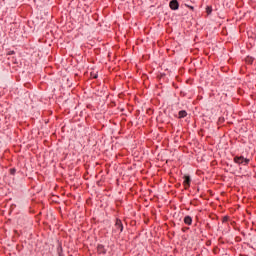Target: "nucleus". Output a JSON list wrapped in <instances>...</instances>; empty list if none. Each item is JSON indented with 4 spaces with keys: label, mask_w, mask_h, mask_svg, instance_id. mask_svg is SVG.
<instances>
[{
    "label": "nucleus",
    "mask_w": 256,
    "mask_h": 256,
    "mask_svg": "<svg viewBox=\"0 0 256 256\" xmlns=\"http://www.w3.org/2000/svg\"><path fill=\"white\" fill-rule=\"evenodd\" d=\"M234 163H237L238 165H248L249 159H247L243 156H236L234 158Z\"/></svg>",
    "instance_id": "1"
},
{
    "label": "nucleus",
    "mask_w": 256,
    "mask_h": 256,
    "mask_svg": "<svg viewBox=\"0 0 256 256\" xmlns=\"http://www.w3.org/2000/svg\"><path fill=\"white\" fill-rule=\"evenodd\" d=\"M183 179L184 189H189L191 187V176L185 175Z\"/></svg>",
    "instance_id": "2"
},
{
    "label": "nucleus",
    "mask_w": 256,
    "mask_h": 256,
    "mask_svg": "<svg viewBox=\"0 0 256 256\" xmlns=\"http://www.w3.org/2000/svg\"><path fill=\"white\" fill-rule=\"evenodd\" d=\"M169 7L170 9H172L173 11H177V9H179V2L177 0H172L169 3Z\"/></svg>",
    "instance_id": "3"
},
{
    "label": "nucleus",
    "mask_w": 256,
    "mask_h": 256,
    "mask_svg": "<svg viewBox=\"0 0 256 256\" xmlns=\"http://www.w3.org/2000/svg\"><path fill=\"white\" fill-rule=\"evenodd\" d=\"M115 226H116V228L119 229L120 232L123 231V223L121 222V220H116Z\"/></svg>",
    "instance_id": "4"
},
{
    "label": "nucleus",
    "mask_w": 256,
    "mask_h": 256,
    "mask_svg": "<svg viewBox=\"0 0 256 256\" xmlns=\"http://www.w3.org/2000/svg\"><path fill=\"white\" fill-rule=\"evenodd\" d=\"M184 223H185L186 225H191V224L193 223V219L191 218V216H186V217L184 218Z\"/></svg>",
    "instance_id": "5"
},
{
    "label": "nucleus",
    "mask_w": 256,
    "mask_h": 256,
    "mask_svg": "<svg viewBox=\"0 0 256 256\" xmlns=\"http://www.w3.org/2000/svg\"><path fill=\"white\" fill-rule=\"evenodd\" d=\"M178 115H179V119H183V118L187 117V111L182 110L178 113Z\"/></svg>",
    "instance_id": "6"
},
{
    "label": "nucleus",
    "mask_w": 256,
    "mask_h": 256,
    "mask_svg": "<svg viewBox=\"0 0 256 256\" xmlns=\"http://www.w3.org/2000/svg\"><path fill=\"white\" fill-rule=\"evenodd\" d=\"M97 249H98V253H102V254L106 253L105 247L103 245H98Z\"/></svg>",
    "instance_id": "7"
},
{
    "label": "nucleus",
    "mask_w": 256,
    "mask_h": 256,
    "mask_svg": "<svg viewBox=\"0 0 256 256\" xmlns=\"http://www.w3.org/2000/svg\"><path fill=\"white\" fill-rule=\"evenodd\" d=\"M212 11H213V9H212L211 7L208 6V7L206 8V12H207L208 15H211V12H212Z\"/></svg>",
    "instance_id": "8"
},
{
    "label": "nucleus",
    "mask_w": 256,
    "mask_h": 256,
    "mask_svg": "<svg viewBox=\"0 0 256 256\" xmlns=\"http://www.w3.org/2000/svg\"><path fill=\"white\" fill-rule=\"evenodd\" d=\"M16 171H17V170H16L15 168L10 169L11 175H15Z\"/></svg>",
    "instance_id": "9"
}]
</instances>
